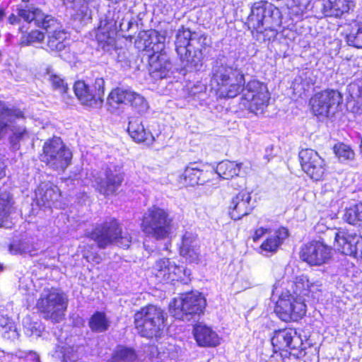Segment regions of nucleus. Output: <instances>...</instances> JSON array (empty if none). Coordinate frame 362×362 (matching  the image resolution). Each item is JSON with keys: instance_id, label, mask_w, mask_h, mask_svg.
Here are the masks:
<instances>
[{"instance_id": "nucleus-61", "label": "nucleus", "mask_w": 362, "mask_h": 362, "mask_svg": "<svg viewBox=\"0 0 362 362\" xmlns=\"http://www.w3.org/2000/svg\"><path fill=\"white\" fill-rule=\"evenodd\" d=\"M178 43H179V42H177L175 43V45H176V51H177V54H179V47H180V46L178 45Z\"/></svg>"}, {"instance_id": "nucleus-40", "label": "nucleus", "mask_w": 362, "mask_h": 362, "mask_svg": "<svg viewBox=\"0 0 362 362\" xmlns=\"http://www.w3.org/2000/svg\"><path fill=\"white\" fill-rule=\"evenodd\" d=\"M344 219L349 224L362 226V203L356 204L346 209Z\"/></svg>"}, {"instance_id": "nucleus-25", "label": "nucleus", "mask_w": 362, "mask_h": 362, "mask_svg": "<svg viewBox=\"0 0 362 362\" xmlns=\"http://www.w3.org/2000/svg\"><path fill=\"white\" fill-rule=\"evenodd\" d=\"M199 256V245L197 235L186 232L182 235V257L190 263H198Z\"/></svg>"}, {"instance_id": "nucleus-57", "label": "nucleus", "mask_w": 362, "mask_h": 362, "mask_svg": "<svg viewBox=\"0 0 362 362\" xmlns=\"http://www.w3.org/2000/svg\"><path fill=\"white\" fill-rule=\"evenodd\" d=\"M183 274L187 277V279L185 281L184 279H182V284H187L188 281H191V271L189 269H186L183 271Z\"/></svg>"}, {"instance_id": "nucleus-10", "label": "nucleus", "mask_w": 362, "mask_h": 362, "mask_svg": "<svg viewBox=\"0 0 362 362\" xmlns=\"http://www.w3.org/2000/svg\"><path fill=\"white\" fill-rule=\"evenodd\" d=\"M23 117V113L19 109L9 108L4 102L0 101V137L8 129L13 132L10 142L13 149H18V143L28 137V131L23 127L13 129L12 124L16 119Z\"/></svg>"}, {"instance_id": "nucleus-36", "label": "nucleus", "mask_w": 362, "mask_h": 362, "mask_svg": "<svg viewBox=\"0 0 362 362\" xmlns=\"http://www.w3.org/2000/svg\"><path fill=\"white\" fill-rule=\"evenodd\" d=\"M173 269H175V267L170 266L168 259H161L156 262L153 272L158 281L160 282L168 280L173 281L174 279L171 277Z\"/></svg>"}, {"instance_id": "nucleus-46", "label": "nucleus", "mask_w": 362, "mask_h": 362, "mask_svg": "<svg viewBox=\"0 0 362 362\" xmlns=\"http://www.w3.org/2000/svg\"><path fill=\"white\" fill-rule=\"evenodd\" d=\"M346 42L350 46L362 48V23L356 32L352 31L346 35Z\"/></svg>"}, {"instance_id": "nucleus-2", "label": "nucleus", "mask_w": 362, "mask_h": 362, "mask_svg": "<svg viewBox=\"0 0 362 362\" xmlns=\"http://www.w3.org/2000/svg\"><path fill=\"white\" fill-rule=\"evenodd\" d=\"M281 24V13L278 8L267 2L254 4L247 19L248 28L253 35L255 31L262 35L263 41L274 40Z\"/></svg>"}, {"instance_id": "nucleus-62", "label": "nucleus", "mask_w": 362, "mask_h": 362, "mask_svg": "<svg viewBox=\"0 0 362 362\" xmlns=\"http://www.w3.org/2000/svg\"><path fill=\"white\" fill-rule=\"evenodd\" d=\"M308 1H309V0H298V2H299L300 4L307 3V2H308Z\"/></svg>"}, {"instance_id": "nucleus-26", "label": "nucleus", "mask_w": 362, "mask_h": 362, "mask_svg": "<svg viewBox=\"0 0 362 362\" xmlns=\"http://www.w3.org/2000/svg\"><path fill=\"white\" fill-rule=\"evenodd\" d=\"M248 166L244 163L223 160L220 162L216 168L215 173L222 179L229 180L242 173L246 174L249 170Z\"/></svg>"}, {"instance_id": "nucleus-35", "label": "nucleus", "mask_w": 362, "mask_h": 362, "mask_svg": "<svg viewBox=\"0 0 362 362\" xmlns=\"http://www.w3.org/2000/svg\"><path fill=\"white\" fill-rule=\"evenodd\" d=\"M107 362H140L134 349L119 346Z\"/></svg>"}, {"instance_id": "nucleus-50", "label": "nucleus", "mask_w": 362, "mask_h": 362, "mask_svg": "<svg viewBox=\"0 0 362 362\" xmlns=\"http://www.w3.org/2000/svg\"><path fill=\"white\" fill-rule=\"evenodd\" d=\"M0 334L6 339H15L18 338V333L14 322L5 328H0Z\"/></svg>"}, {"instance_id": "nucleus-47", "label": "nucleus", "mask_w": 362, "mask_h": 362, "mask_svg": "<svg viewBox=\"0 0 362 362\" xmlns=\"http://www.w3.org/2000/svg\"><path fill=\"white\" fill-rule=\"evenodd\" d=\"M104 86L105 81L102 78H98L95 80L93 88V98L95 99L96 105L102 103L103 97L104 95Z\"/></svg>"}, {"instance_id": "nucleus-48", "label": "nucleus", "mask_w": 362, "mask_h": 362, "mask_svg": "<svg viewBox=\"0 0 362 362\" xmlns=\"http://www.w3.org/2000/svg\"><path fill=\"white\" fill-rule=\"evenodd\" d=\"M322 286V284L320 281L310 279L308 286V295H305V296H310L314 299L318 298Z\"/></svg>"}, {"instance_id": "nucleus-38", "label": "nucleus", "mask_w": 362, "mask_h": 362, "mask_svg": "<svg viewBox=\"0 0 362 362\" xmlns=\"http://www.w3.org/2000/svg\"><path fill=\"white\" fill-rule=\"evenodd\" d=\"M88 325L94 332H104L110 325V322L106 315L103 312H95L90 318Z\"/></svg>"}, {"instance_id": "nucleus-23", "label": "nucleus", "mask_w": 362, "mask_h": 362, "mask_svg": "<svg viewBox=\"0 0 362 362\" xmlns=\"http://www.w3.org/2000/svg\"><path fill=\"white\" fill-rule=\"evenodd\" d=\"M193 334L199 346L216 347L220 344V337L210 327L202 324L194 326Z\"/></svg>"}, {"instance_id": "nucleus-28", "label": "nucleus", "mask_w": 362, "mask_h": 362, "mask_svg": "<svg viewBox=\"0 0 362 362\" xmlns=\"http://www.w3.org/2000/svg\"><path fill=\"white\" fill-rule=\"evenodd\" d=\"M136 47L142 50H152L154 48L159 47L163 49L164 44L161 43L156 30H143L139 32L137 38L135 40Z\"/></svg>"}, {"instance_id": "nucleus-3", "label": "nucleus", "mask_w": 362, "mask_h": 362, "mask_svg": "<svg viewBox=\"0 0 362 362\" xmlns=\"http://www.w3.org/2000/svg\"><path fill=\"white\" fill-rule=\"evenodd\" d=\"M18 14L25 22L34 24L46 30L48 35L47 47L52 51H61L65 47L66 33L60 23L51 15L45 14L37 7L19 10Z\"/></svg>"}, {"instance_id": "nucleus-20", "label": "nucleus", "mask_w": 362, "mask_h": 362, "mask_svg": "<svg viewBox=\"0 0 362 362\" xmlns=\"http://www.w3.org/2000/svg\"><path fill=\"white\" fill-rule=\"evenodd\" d=\"M35 200L38 206L51 208L57 207L60 197L59 188L50 182H42L35 189Z\"/></svg>"}, {"instance_id": "nucleus-6", "label": "nucleus", "mask_w": 362, "mask_h": 362, "mask_svg": "<svg viewBox=\"0 0 362 362\" xmlns=\"http://www.w3.org/2000/svg\"><path fill=\"white\" fill-rule=\"evenodd\" d=\"M37 308L45 319L59 322L64 316L67 298L57 288H45L37 300Z\"/></svg>"}, {"instance_id": "nucleus-51", "label": "nucleus", "mask_w": 362, "mask_h": 362, "mask_svg": "<svg viewBox=\"0 0 362 362\" xmlns=\"http://www.w3.org/2000/svg\"><path fill=\"white\" fill-rule=\"evenodd\" d=\"M14 356L18 358H24L28 362H40L39 356L35 352L18 350Z\"/></svg>"}, {"instance_id": "nucleus-11", "label": "nucleus", "mask_w": 362, "mask_h": 362, "mask_svg": "<svg viewBox=\"0 0 362 362\" xmlns=\"http://www.w3.org/2000/svg\"><path fill=\"white\" fill-rule=\"evenodd\" d=\"M341 101L342 96L339 91L327 89L315 94L310 104L315 116L327 117L335 112Z\"/></svg>"}, {"instance_id": "nucleus-13", "label": "nucleus", "mask_w": 362, "mask_h": 362, "mask_svg": "<svg viewBox=\"0 0 362 362\" xmlns=\"http://www.w3.org/2000/svg\"><path fill=\"white\" fill-rule=\"evenodd\" d=\"M300 258L310 266H321L332 257V248L322 242L312 241L301 247Z\"/></svg>"}, {"instance_id": "nucleus-64", "label": "nucleus", "mask_w": 362, "mask_h": 362, "mask_svg": "<svg viewBox=\"0 0 362 362\" xmlns=\"http://www.w3.org/2000/svg\"><path fill=\"white\" fill-rule=\"evenodd\" d=\"M360 148H361V152H362V137H361Z\"/></svg>"}, {"instance_id": "nucleus-34", "label": "nucleus", "mask_w": 362, "mask_h": 362, "mask_svg": "<svg viewBox=\"0 0 362 362\" xmlns=\"http://www.w3.org/2000/svg\"><path fill=\"white\" fill-rule=\"evenodd\" d=\"M74 90L76 95L83 104L88 106L96 105L93 98V90H91L84 81L76 82Z\"/></svg>"}, {"instance_id": "nucleus-59", "label": "nucleus", "mask_w": 362, "mask_h": 362, "mask_svg": "<svg viewBox=\"0 0 362 362\" xmlns=\"http://www.w3.org/2000/svg\"><path fill=\"white\" fill-rule=\"evenodd\" d=\"M28 331H30V333H33V329H35L36 330V326L35 325H31L30 327H28Z\"/></svg>"}, {"instance_id": "nucleus-22", "label": "nucleus", "mask_w": 362, "mask_h": 362, "mask_svg": "<svg viewBox=\"0 0 362 362\" xmlns=\"http://www.w3.org/2000/svg\"><path fill=\"white\" fill-rule=\"evenodd\" d=\"M250 194L242 191L233 198L229 206V214L232 219L239 220L252 211Z\"/></svg>"}, {"instance_id": "nucleus-56", "label": "nucleus", "mask_w": 362, "mask_h": 362, "mask_svg": "<svg viewBox=\"0 0 362 362\" xmlns=\"http://www.w3.org/2000/svg\"><path fill=\"white\" fill-rule=\"evenodd\" d=\"M83 257L87 259L88 262H95L97 264H98L101 260V258L98 255H88L84 254Z\"/></svg>"}, {"instance_id": "nucleus-32", "label": "nucleus", "mask_w": 362, "mask_h": 362, "mask_svg": "<svg viewBox=\"0 0 362 362\" xmlns=\"http://www.w3.org/2000/svg\"><path fill=\"white\" fill-rule=\"evenodd\" d=\"M134 90L131 88L117 87L113 89L108 95L107 103L112 108H117L119 105H129L131 98L134 96Z\"/></svg>"}, {"instance_id": "nucleus-18", "label": "nucleus", "mask_w": 362, "mask_h": 362, "mask_svg": "<svg viewBox=\"0 0 362 362\" xmlns=\"http://www.w3.org/2000/svg\"><path fill=\"white\" fill-rule=\"evenodd\" d=\"M159 47H153V54L148 57L149 72L156 78H163L172 73L173 64L169 56Z\"/></svg>"}, {"instance_id": "nucleus-44", "label": "nucleus", "mask_w": 362, "mask_h": 362, "mask_svg": "<svg viewBox=\"0 0 362 362\" xmlns=\"http://www.w3.org/2000/svg\"><path fill=\"white\" fill-rule=\"evenodd\" d=\"M336 156L341 161L352 160L354 158L353 150L344 144H337L334 147Z\"/></svg>"}, {"instance_id": "nucleus-21", "label": "nucleus", "mask_w": 362, "mask_h": 362, "mask_svg": "<svg viewBox=\"0 0 362 362\" xmlns=\"http://www.w3.org/2000/svg\"><path fill=\"white\" fill-rule=\"evenodd\" d=\"M194 41L189 30H185L182 27V47H185L186 66L194 70H199L202 66V54L199 49H194L192 45Z\"/></svg>"}, {"instance_id": "nucleus-41", "label": "nucleus", "mask_w": 362, "mask_h": 362, "mask_svg": "<svg viewBox=\"0 0 362 362\" xmlns=\"http://www.w3.org/2000/svg\"><path fill=\"white\" fill-rule=\"evenodd\" d=\"M348 90L351 98L356 101L353 112L358 115L362 114V87L354 83L349 86Z\"/></svg>"}, {"instance_id": "nucleus-31", "label": "nucleus", "mask_w": 362, "mask_h": 362, "mask_svg": "<svg viewBox=\"0 0 362 362\" xmlns=\"http://www.w3.org/2000/svg\"><path fill=\"white\" fill-rule=\"evenodd\" d=\"M13 199L6 194L0 195V227L12 228V214L13 213Z\"/></svg>"}, {"instance_id": "nucleus-63", "label": "nucleus", "mask_w": 362, "mask_h": 362, "mask_svg": "<svg viewBox=\"0 0 362 362\" xmlns=\"http://www.w3.org/2000/svg\"><path fill=\"white\" fill-rule=\"evenodd\" d=\"M207 362H218V361L216 359L212 358V359H209Z\"/></svg>"}, {"instance_id": "nucleus-33", "label": "nucleus", "mask_w": 362, "mask_h": 362, "mask_svg": "<svg viewBox=\"0 0 362 362\" xmlns=\"http://www.w3.org/2000/svg\"><path fill=\"white\" fill-rule=\"evenodd\" d=\"M309 280V278L304 274L296 276L293 280L287 283L285 290H290L291 293L296 297L305 296L308 295Z\"/></svg>"}, {"instance_id": "nucleus-24", "label": "nucleus", "mask_w": 362, "mask_h": 362, "mask_svg": "<svg viewBox=\"0 0 362 362\" xmlns=\"http://www.w3.org/2000/svg\"><path fill=\"white\" fill-rule=\"evenodd\" d=\"M214 172L200 170L196 163H191L182 173L183 184L186 186L204 185L208 182Z\"/></svg>"}, {"instance_id": "nucleus-7", "label": "nucleus", "mask_w": 362, "mask_h": 362, "mask_svg": "<svg viewBox=\"0 0 362 362\" xmlns=\"http://www.w3.org/2000/svg\"><path fill=\"white\" fill-rule=\"evenodd\" d=\"M72 153L59 137L48 139L43 146L41 160L54 170H64L71 163Z\"/></svg>"}, {"instance_id": "nucleus-42", "label": "nucleus", "mask_w": 362, "mask_h": 362, "mask_svg": "<svg viewBox=\"0 0 362 362\" xmlns=\"http://www.w3.org/2000/svg\"><path fill=\"white\" fill-rule=\"evenodd\" d=\"M46 76L55 90H58L61 93L66 92L67 84L60 76L54 72L52 67L47 69Z\"/></svg>"}, {"instance_id": "nucleus-14", "label": "nucleus", "mask_w": 362, "mask_h": 362, "mask_svg": "<svg viewBox=\"0 0 362 362\" xmlns=\"http://www.w3.org/2000/svg\"><path fill=\"white\" fill-rule=\"evenodd\" d=\"M206 305L204 296L198 291L182 293V321L196 322L199 320Z\"/></svg>"}, {"instance_id": "nucleus-4", "label": "nucleus", "mask_w": 362, "mask_h": 362, "mask_svg": "<svg viewBox=\"0 0 362 362\" xmlns=\"http://www.w3.org/2000/svg\"><path fill=\"white\" fill-rule=\"evenodd\" d=\"M85 235L93 240L101 249L112 245L128 248L132 242L130 234L127 231L122 230L119 222L115 218H110L97 224L91 231H86Z\"/></svg>"}, {"instance_id": "nucleus-39", "label": "nucleus", "mask_w": 362, "mask_h": 362, "mask_svg": "<svg viewBox=\"0 0 362 362\" xmlns=\"http://www.w3.org/2000/svg\"><path fill=\"white\" fill-rule=\"evenodd\" d=\"M79 346L75 345H57L54 356L62 360L63 362H71L78 358Z\"/></svg>"}, {"instance_id": "nucleus-53", "label": "nucleus", "mask_w": 362, "mask_h": 362, "mask_svg": "<svg viewBox=\"0 0 362 362\" xmlns=\"http://www.w3.org/2000/svg\"><path fill=\"white\" fill-rule=\"evenodd\" d=\"M30 7H35L34 6H26L25 8H20L17 9V16L12 13L8 18V22L11 25L19 24L21 19H23L25 21L20 15L18 14L19 10L25 9Z\"/></svg>"}, {"instance_id": "nucleus-43", "label": "nucleus", "mask_w": 362, "mask_h": 362, "mask_svg": "<svg viewBox=\"0 0 362 362\" xmlns=\"http://www.w3.org/2000/svg\"><path fill=\"white\" fill-rule=\"evenodd\" d=\"M134 96L131 98V101L129 105L132 107V109L139 114H144L146 112L148 109V103L144 96L136 93L133 92Z\"/></svg>"}, {"instance_id": "nucleus-29", "label": "nucleus", "mask_w": 362, "mask_h": 362, "mask_svg": "<svg viewBox=\"0 0 362 362\" xmlns=\"http://www.w3.org/2000/svg\"><path fill=\"white\" fill-rule=\"evenodd\" d=\"M351 6L352 0H322V11L327 16L340 17Z\"/></svg>"}, {"instance_id": "nucleus-52", "label": "nucleus", "mask_w": 362, "mask_h": 362, "mask_svg": "<svg viewBox=\"0 0 362 362\" xmlns=\"http://www.w3.org/2000/svg\"><path fill=\"white\" fill-rule=\"evenodd\" d=\"M45 37L44 34L39 30H33L30 32L27 37V45L32 44L33 42H38L43 40Z\"/></svg>"}, {"instance_id": "nucleus-19", "label": "nucleus", "mask_w": 362, "mask_h": 362, "mask_svg": "<svg viewBox=\"0 0 362 362\" xmlns=\"http://www.w3.org/2000/svg\"><path fill=\"white\" fill-rule=\"evenodd\" d=\"M115 22L110 19H101L96 30L95 38L98 47L104 52H111L116 45Z\"/></svg>"}, {"instance_id": "nucleus-30", "label": "nucleus", "mask_w": 362, "mask_h": 362, "mask_svg": "<svg viewBox=\"0 0 362 362\" xmlns=\"http://www.w3.org/2000/svg\"><path fill=\"white\" fill-rule=\"evenodd\" d=\"M288 235V231L285 228H279L274 232V234L270 235L262 243L260 250L262 252L274 254L276 252L284 240L286 239Z\"/></svg>"}, {"instance_id": "nucleus-8", "label": "nucleus", "mask_w": 362, "mask_h": 362, "mask_svg": "<svg viewBox=\"0 0 362 362\" xmlns=\"http://www.w3.org/2000/svg\"><path fill=\"white\" fill-rule=\"evenodd\" d=\"M170 221L167 213L157 206L149 208L144 214L141 229L148 236L156 239H163L170 232Z\"/></svg>"}, {"instance_id": "nucleus-37", "label": "nucleus", "mask_w": 362, "mask_h": 362, "mask_svg": "<svg viewBox=\"0 0 362 362\" xmlns=\"http://www.w3.org/2000/svg\"><path fill=\"white\" fill-rule=\"evenodd\" d=\"M93 0H63V4L67 7L74 10L81 15L83 19H90L92 11L88 4Z\"/></svg>"}, {"instance_id": "nucleus-54", "label": "nucleus", "mask_w": 362, "mask_h": 362, "mask_svg": "<svg viewBox=\"0 0 362 362\" xmlns=\"http://www.w3.org/2000/svg\"><path fill=\"white\" fill-rule=\"evenodd\" d=\"M13 323V320L7 316L0 315V328H5Z\"/></svg>"}, {"instance_id": "nucleus-60", "label": "nucleus", "mask_w": 362, "mask_h": 362, "mask_svg": "<svg viewBox=\"0 0 362 362\" xmlns=\"http://www.w3.org/2000/svg\"><path fill=\"white\" fill-rule=\"evenodd\" d=\"M133 24H134L133 21H129L128 22L127 28H126V31H128L131 28V27L132 26Z\"/></svg>"}, {"instance_id": "nucleus-49", "label": "nucleus", "mask_w": 362, "mask_h": 362, "mask_svg": "<svg viewBox=\"0 0 362 362\" xmlns=\"http://www.w3.org/2000/svg\"><path fill=\"white\" fill-rule=\"evenodd\" d=\"M169 312L175 319L181 320V298H175L170 303Z\"/></svg>"}, {"instance_id": "nucleus-27", "label": "nucleus", "mask_w": 362, "mask_h": 362, "mask_svg": "<svg viewBox=\"0 0 362 362\" xmlns=\"http://www.w3.org/2000/svg\"><path fill=\"white\" fill-rule=\"evenodd\" d=\"M127 132L132 139L137 143L150 145L154 140L151 132L146 129L139 119H133L129 122Z\"/></svg>"}, {"instance_id": "nucleus-1", "label": "nucleus", "mask_w": 362, "mask_h": 362, "mask_svg": "<svg viewBox=\"0 0 362 362\" xmlns=\"http://www.w3.org/2000/svg\"><path fill=\"white\" fill-rule=\"evenodd\" d=\"M212 81L216 84L221 98H233L241 91L242 103L250 112L262 110L268 105L270 94L267 86L258 81H250L243 88L245 76L233 59L219 54L212 68Z\"/></svg>"}, {"instance_id": "nucleus-5", "label": "nucleus", "mask_w": 362, "mask_h": 362, "mask_svg": "<svg viewBox=\"0 0 362 362\" xmlns=\"http://www.w3.org/2000/svg\"><path fill=\"white\" fill-rule=\"evenodd\" d=\"M165 313L160 308L149 305L142 308L134 315V325L137 332L143 337H160L165 327Z\"/></svg>"}, {"instance_id": "nucleus-17", "label": "nucleus", "mask_w": 362, "mask_h": 362, "mask_svg": "<svg viewBox=\"0 0 362 362\" xmlns=\"http://www.w3.org/2000/svg\"><path fill=\"white\" fill-rule=\"evenodd\" d=\"M334 240L337 250L341 253L362 258V236L341 230L336 233Z\"/></svg>"}, {"instance_id": "nucleus-58", "label": "nucleus", "mask_w": 362, "mask_h": 362, "mask_svg": "<svg viewBox=\"0 0 362 362\" xmlns=\"http://www.w3.org/2000/svg\"><path fill=\"white\" fill-rule=\"evenodd\" d=\"M6 16L5 9L0 6V21H1Z\"/></svg>"}, {"instance_id": "nucleus-12", "label": "nucleus", "mask_w": 362, "mask_h": 362, "mask_svg": "<svg viewBox=\"0 0 362 362\" xmlns=\"http://www.w3.org/2000/svg\"><path fill=\"white\" fill-rule=\"evenodd\" d=\"M99 192L105 195L114 194L123 181L122 169L119 166L110 165L100 173L93 175Z\"/></svg>"}, {"instance_id": "nucleus-16", "label": "nucleus", "mask_w": 362, "mask_h": 362, "mask_svg": "<svg viewBox=\"0 0 362 362\" xmlns=\"http://www.w3.org/2000/svg\"><path fill=\"white\" fill-rule=\"evenodd\" d=\"M274 352L297 349L302 344L300 336L294 328L288 327L275 330L271 338Z\"/></svg>"}, {"instance_id": "nucleus-15", "label": "nucleus", "mask_w": 362, "mask_h": 362, "mask_svg": "<svg viewBox=\"0 0 362 362\" xmlns=\"http://www.w3.org/2000/svg\"><path fill=\"white\" fill-rule=\"evenodd\" d=\"M303 170L313 180H320L325 172V160L317 151L305 148L302 149L298 154Z\"/></svg>"}, {"instance_id": "nucleus-45", "label": "nucleus", "mask_w": 362, "mask_h": 362, "mask_svg": "<svg viewBox=\"0 0 362 362\" xmlns=\"http://www.w3.org/2000/svg\"><path fill=\"white\" fill-rule=\"evenodd\" d=\"M9 251L13 255L31 253L32 246L25 240L14 241L9 245Z\"/></svg>"}, {"instance_id": "nucleus-55", "label": "nucleus", "mask_w": 362, "mask_h": 362, "mask_svg": "<svg viewBox=\"0 0 362 362\" xmlns=\"http://www.w3.org/2000/svg\"><path fill=\"white\" fill-rule=\"evenodd\" d=\"M268 232V229L264 228H257L254 234L253 240L255 242L260 239L265 233Z\"/></svg>"}, {"instance_id": "nucleus-9", "label": "nucleus", "mask_w": 362, "mask_h": 362, "mask_svg": "<svg viewBox=\"0 0 362 362\" xmlns=\"http://www.w3.org/2000/svg\"><path fill=\"white\" fill-rule=\"evenodd\" d=\"M275 312L282 321H298L305 315L306 305L301 297H296L287 290L280 294Z\"/></svg>"}]
</instances>
